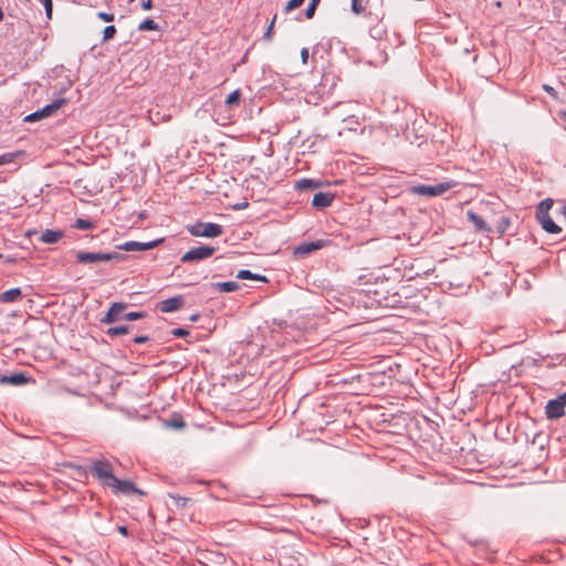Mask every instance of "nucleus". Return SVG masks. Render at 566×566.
Wrapping results in <instances>:
<instances>
[{"label": "nucleus", "instance_id": "38", "mask_svg": "<svg viewBox=\"0 0 566 566\" xmlns=\"http://www.w3.org/2000/svg\"><path fill=\"white\" fill-rule=\"evenodd\" d=\"M171 334L176 337H185V336L189 335V332L184 328H175L171 331Z\"/></svg>", "mask_w": 566, "mask_h": 566}, {"label": "nucleus", "instance_id": "29", "mask_svg": "<svg viewBox=\"0 0 566 566\" xmlns=\"http://www.w3.org/2000/svg\"><path fill=\"white\" fill-rule=\"evenodd\" d=\"M116 34V28L114 25H108L103 31V40L108 41L114 38Z\"/></svg>", "mask_w": 566, "mask_h": 566}, {"label": "nucleus", "instance_id": "17", "mask_svg": "<svg viewBox=\"0 0 566 566\" xmlns=\"http://www.w3.org/2000/svg\"><path fill=\"white\" fill-rule=\"evenodd\" d=\"M323 247V242L322 241H316V242H310V243H305V244H301L296 248V252L301 253V254H307V253H311L312 251H315L317 249H321Z\"/></svg>", "mask_w": 566, "mask_h": 566}, {"label": "nucleus", "instance_id": "20", "mask_svg": "<svg viewBox=\"0 0 566 566\" xmlns=\"http://www.w3.org/2000/svg\"><path fill=\"white\" fill-rule=\"evenodd\" d=\"M319 185L317 182H315L314 180L312 179H307V178H303V179H300L298 181H296L295 184V188L297 190H306V189H310V188H317Z\"/></svg>", "mask_w": 566, "mask_h": 566}, {"label": "nucleus", "instance_id": "28", "mask_svg": "<svg viewBox=\"0 0 566 566\" xmlns=\"http://www.w3.org/2000/svg\"><path fill=\"white\" fill-rule=\"evenodd\" d=\"M305 0H290L285 8H284V11L287 13V12H291L295 9H297L298 7H301L303 4Z\"/></svg>", "mask_w": 566, "mask_h": 566}, {"label": "nucleus", "instance_id": "34", "mask_svg": "<svg viewBox=\"0 0 566 566\" xmlns=\"http://www.w3.org/2000/svg\"><path fill=\"white\" fill-rule=\"evenodd\" d=\"M316 8H317V4L313 3V2H310L306 10H305V15L307 19H312L315 14V11H316Z\"/></svg>", "mask_w": 566, "mask_h": 566}, {"label": "nucleus", "instance_id": "10", "mask_svg": "<svg viewBox=\"0 0 566 566\" xmlns=\"http://www.w3.org/2000/svg\"><path fill=\"white\" fill-rule=\"evenodd\" d=\"M185 304V300L181 295H177L159 303V310L163 313H171L180 310Z\"/></svg>", "mask_w": 566, "mask_h": 566}, {"label": "nucleus", "instance_id": "18", "mask_svg": "<svg viewBox=\"0 0 566 566\" xmlns=\"http://www.w3.org/2000/svg\"><path fill=\"white\" fill-rule=\"evenodd\" d=\"M241 99V92L240 90H234L232 93L228 95L226 98V105L228 108H233L239 106Z\"/></svg>", "mask_w": 566, "mask_h": 566}, {"label": "nucleus", "instance_id": "3", "mask_svg": "<svg viewBox=\"0 0 566 566\" xmlns=\"http://www.w3.org/2000/svg\"><path fill=\"white\" fill-rule=\"evenodd\" d=\"M455 186L453 181L440 182L437 185H419L411 188V192L419 196L437 197Z\"/></svg>", "mask_w": 566, "mask_h": 566}, {"label": "nucleus", "instance_id": "15", "mask_svg": "<svg viewBox=\"0 0 566 566\" xmlns=\"http://www.w3.org/2000/svg\"><path fill=\"white\" fill-rule=\"evenodd\" d=\"M468 218L469 220L475 226V229L480 232H485V231H490V228L488 227V224L484 222V220L478 216L475 212L473 211H468Z\"/></svg>", "mask_w": 566, "mask_h": 566}, {"label": "nucleus", "instance_id": "12", "mask_svg": "<svg viewBox=\"0 0 566 566\" xmlns=\"http://www.w3.org/2000/svg\"><path fill=\"white\" fill-rule=\"evenodd\" d=\"M65 104H66L65 98H59V99L54 101L53 103L44 106L43 108H41L43 117L46 118V117L54 115Z\"/></svg>", "mask_w": 566, "mask_h": 566}, {"label": "nucleus", "instance_id": "33", "mask_svg": "<svg viewBox=\"0 0 566 566\" xmlns=\"http://www.w3.org/2000/svg\"><path fill=\"white\" fill-rule=\"evenodd\" d=\"M352 10L356 14H360L364 12L365 8L360 4L359 0H352Z\"/></svg>", "mask_w": 566, "mask_h": 566}, {"label": "nucleus", "instance_id": "39", "mask_svg": "<svg viewBox=\"0 0 566 566\" xmlns=\"http://www.w3.org/2000/svg\"><path fill=\"white\" fill-rule=\"evenodd\" d=\"M115 310H108L107 313L105 314V316L102 318V323H113L115 322L114 317H113V312Z\"/></svg>", "mask_w": 566, "mask_h": 566}, {"label": "nucleus", "instance_id": "8", "mask_svg": "<svg viewBox=\"0 0 566 566\" xmlns=\"http://www.w3.org/2000/svg\"><path fill=\"white\" fill-rule=\"evenodd\" d=\"M163 242V239L154 240L150 242H136V241H128L123 244L117 245L119 250L124 251H145L156 248L159 243Z\"/></svg>", "mask_w": 566, "mask_h": 566}, {"label": "nucleus", "instance_id": "14", "mask_svg": "<svg viewBox=\"0 0 566 566\" xmlns=\"http://www.w3.org/2000/svg\"><path fill=\"white\" fill-rule=\"evenodd\" d=\"M22 296L21 289L14 287L0 294V302L12 303L18 301Z\"/></svg>", "mask_w": 566, "mask_h": 566}, {"label": "nucleus", "instance_id": "24", "mask_svg": "<svg viewBox=\"0 0 566 566\" xmlns=\"http://www.w3.org/2000/svg\"><path fill=\"white\" fill-rule=\"evenodd\" d=\"M129 332V327L124 325V326H116V327H111L108 331H107V334L109 336H118V335H124V334H127Z\"/></svg>", "mask_w": 566, "mask_h": 566}, {"label": "nucleus", "instance_id": "22", "mask_svg": "<svg viewBox=\"0 0 566 566\" xmlns=\"http://www.w3.org/2000/svg\"><path fill=\"white\" fill-rule=\"evenodd\" d=\"M157 29L158 25L153 19H146L138 25L139 31H155Z\"/></svg>", "mask_w": 566, "mask_h": 566}, {"label": "nucleus", "instance_id": "37", "mask_svg": "<svg viewBox=\"0 0 566 566\" xmlns=\"http://www.w3.org/2000/svg\"><path fill=\"white\" fill-rule=\"evenodd\" d=\"M543 90L548 93L553 98L557 99L558 96H557V92L555 91L554 87H552L551 85L548 84H544L543 85Z\"/></svg>", "mask_w": 566, "mask_h": 566}, {"label": "nucleus", "instance_id": "45", "mask_svg": "<svg viewBox=\"0 0 566 566\" xmlns=\"http://www.w3.org/2000/svg\"><path fill=\"white\" fill-rule=\"evenodd\" d=\"M118 531H119L120 534L127 535V528L125 526H119Z\"/></svg>", "mask_w": 566, "mask_h": 566}, {"label": "nucleus", "instance_id": "36", "mask_svg": "<svg viewBox=\"0 0 566 566\" xmlns=\"http://www.w3.org/2000/svg\"><path fill=\"white\" fill-rule=\"evenodd\" d=\"M98 19L105 21V22H112L114 21V14L107 13V12H98L97 13Z\"/></svg>", "mask_w": 566, "mask_h": 566}, {"label": "nucleus", "instance_id": "35", "mask_svg": "<svg viewBox=\"0 0 566 566\" xmlns=\"http://www.w3.org/2000/svg\"><path fill=\"white\" fill-rule=\"evenodd\" d=\"M40 1L44 6L45 13H46L48 18L50 19L52 15V8H53L52 0H40Z\"/></svg>", "mask_w": 566, "mask_h": 566}, {"label": "nucleus", "instance_id": "27", "mask_svg": "<svg viewBox=\"0 0 566 566\" xmlns=\"http://www.w3.org/2000/svg\"><path fill=\"white\" fill-rule=\"evenodd\" d=\"M109 310H115L113 312V317L115 321H117L120 316V314L123 313V311L125 310V305L123 303H114Z\"/></svg>", "mask_w": 566, "mask_h": 566}, {"label": "nucleus", "instance_id": "46", "mask_svg": "<svg viewBox=\"0 0 566 566\" xmlns=\"http://www.w3.org/2000/svg\"><path fill=\"white\" fill-rule=\"evenodd\" d=\"M560 213L565 217L566 219V205L563 206L562 210H560Z\"/></svg>", "mask_w": 566, "mask_h": 566}, {"label": "nucleus", "instance_id": "7", "mask_svg": "<svg viewBox=\"0 0 566 566\" xmlns=\"http://www.w3.org/2000/svg\"><path fill=\"white\" fill-rule=\"evenodd\" d=\"M216 249L209 245H201L192 248L187 251L180 259L182 263L198 262L210 258L214 253Z\"/></svg>", "mask_w": 566, "mask_h": 566}, {"label": "nucleus", "instance_id": "26", "mask_svg": "<svg viewBox=\"0 0 566 566\" xmlns=\"http://www.w3.org/2000/svg\"><path fill=\"white\" fill-rule=\"evenodd\" d=\"M76 229H80V230H88V229H92L93 228V223L88 220H85V219H77L75 221V226H74Z\"/></svg>", "mask_w": 566, "mask_h": 566}, {"label": "nucleus", "instance_id": "47", "mask_svg": "<svg viewBox=\"0 0 566 566\" xmlns=\"http://www.w3.org/2000/svg\"><path fill=\"white\" fill-rule=\"evenodd\" d=\"M3 18H4L3 11H2V9L0 8V21H2V20H3Z\"/></svg>", "mask_w": 566, "mask_h": 566}, {"label": "nucleus", "instance_id": "9", "mask_svg": "<svg viewBox=\"0 0 566 566\" xmlns=\"http://www.w3.org/2000/svg\"><path fill=\"white\" fill-rule=\"evenodd\" d=\"M109 488L117 494H130V493H139L143 494L142 491L137 490L133 482L128 480H119L115 478L111 483Z\"/></svg>", "mask_w": 566, "mask_h": 566}, {"label": "nucleus", "instance_id": "11", "mask_svg": "<svg viewBox=\"0 0 566 566\" xmlns=\"http://www.w3.org/2000/svg\"><path fill=\"white\" fill-rule=\"evenodd\" d=\"M334 201V195L329 192H317L314 195L312 205L315 208L323 209L329 207Z\"/></svg>", "mask_w": 566, "mask_h": 566}, {"label": "nucleus", "instance_id": "1", "mask_svg": "<svg viewBox=\"0 0 566 566\" xmlns=\"http://www.w3.org/2000/svg\"><path fill=\"white\" fill-rule=\"evenodd\" d=\"M554 201L549 198L541 201L536 209V219L546 232L558 234L562 232V228L553 221L548 213Z\"/></svg>", "mask_w": 566, "mask_h": 566}, {"label": "nucleus", "instance_id": "42", "mask_svg": "<svg viewBox=\"0 0 566 566\" xmlns=\"http://www.w3.org/2000/svg\"><path fill=\"white\" fill-rule=\"evenodd\" d=\"M142 8L144 10H150L153 8V3H151V0H144L142 2Z\"/></svg>", "mask_w": 566, "mask_h": 566}, {"label": "nucleus", "instance_id": "30", "mask_svg": "<svg viewBox=\"0 0 566 566\" xmlns=\"http://www.w3.org/2000/svg\"><path fill=\"white\" fill-rule=\"evenodd\" d=\"M275 20H276V15H274L271 20V23L269 24L266 31L264 32V40L266 41H271L272 38H273V29H274V24H275Z\"/></svg>", "mask_w": 566, "mask_h": 566}, {"label": "nucleus", "instance_id": "49", "mask_svg": "<svg viewBox=\"0 0 566 566\" xmlns=\"http://www.w3.org/2000/svg\"><path fill=\"white\" fill-rule=\"evenodd\" d=\"M135 0H128L129 3L134 2Z\"/></svg>", "mask_w": 566, "mask_h": 566}, {"label": "nucleus", "instance_id": "50", "mask_svg": "<svg viewBox=\"0 0 566 566\" xmlns=\"http://www.w3.org/2000/svg\"><path fill=\"white\" fill-rule=\"evenodd\" d=\"M0 259H2V254H0Z\"/></svg>", "mask_w": 566, "mask_h": 566}, {"label": "nucleus", "instance_id": "16", "mask_svg": "<svg viewBox=\"0 0 566 566\" xmlns=\"http://www.w3.org/2000/svg\"><path fill=\"white\" fill-rule=\"evenodd\" d=\"M239 284L234 281L218 282L213 284V289L219 292L230 293L239 290Z\"/></svg>", "mask_w": 566, "mask_h": 566}, {"label": "nucleus", "instance_id": "41", "mask_svg": "<svg viewBox=\"0 0 566 566\" xmlns=\"http://www.w3.org/2000/svg\"><path fill=\"white\" fill-rule=\"evenodd\" d=\"M301 60H302V63L303 64H306L307 63V60H308V50L306 48H303L301 50Z\"/></svg>", "mask_w": 566, "mask_h": 566}, {"label": "nucleus", "instance_id": "21", "mask_svg": "<svg viewBox=\"0 0 566 566\" xmlns=\"http://www.w3.org/2000/svg\"><path fill=\"white\" fill-rule=\"evenodd\" d=\"M169 497L174 501L175 505L177 507L184 509L186 507L191 500L189 497L176 495V494H169Z\"/></svg>", "mask_w": 566, "mask_h": 566}, {"label": "nucleus", "instance_id": "19", "mask_svg": "<svg viewBox=\"0 0 566 566\" xmlns=\"http://www.w3.org/2000/svg\"><path fill=\"white\" fill-rule=\"evenodd\" d=\"M237 277L240 279V280H256V281H262V282L266 281L265 276H262V275H259V274H253L249 270H241V271H239L238 274H237Z\"/></svg>", "mask_w": 566, "mask_h": 566}, {"label": "nucleus", "instance_id": "23", "mask_svg": "<svg viewBox=\"0 0 566 566\" xmlns=\"http://www.w3.org/2000/svg\"><path fill=\"white\" fill-rule=\"evenodd\" d=\"M20 153H6L0 155V166L13 163Z\"/></svg>", "mask_w": 566, "mask_h": 566}, {"label": "nucleus", "instance_id": "31", "mask_svg": "<svg viewBox=\"0 0 566 566\" xmlns=\"http://www.w3.org/2000/svg\"><path fill=\"white\" fill-rule=\"evenodd\" d=\"M43 115H42V112L41 109L40 111H36L32 114H29L28 116L24 117V122L27 123H33V122H36V120H41L43 119Z\"/></svg>", "mask_w": 566, "mask_h": 566}, {"label": "nucleus", "instance_id": "2", "mask_svg": "<svg viewBox=\"0 0 566 566\" xmlns=\"http://www.w3.org/2000/svg\"><path fill=\"white\" fill-rule=\"evenodd\" d=\"M193 237L218 238L223 233L222 226L212 222H197L187 228Z\"/></svg>", "mask_w": 566, "mask_h": 566}, {"label": "nucleus", "instance_id": "40", "mask_svg": "<svg viewBox=\"0 0 566 566\" xmlns=\"http://www.w3.org/2000/svg\"><path fill=\"white\" fill-rule=\"evenodd\" d=\"M169 426L175 429H181L185 427V422L182 420H172L169 422Z\"/></svg>", "mask_w": 566, "mask_h": 566}, {"label": "nucleus", "instance_id": "44", "mask_svg": "<svg viewBox=\"0 0 566 566\" xmlns=\"http://www.w3.org/2000/svg\"><path fill=\"white\" fill-rule=\"evenodd\" d=\"M15 261H17V259L15 258H11V256H8V258L4 259L6 263H14Z\"/></svg>", "mask_w": 566, "mask_h": 566}, {"label": "nucleus", "instance_id": "43", "mask_svg": "<svg viewBox=\"0 0 566 566\" xmlns=\"http://www.w3.org/2000/svg\"><path fill=\"white\" fill-rule=\"evenodd\" d=\"M148 339H149L148 336H137L134 338V343L143 344V343H146Z\"/></svg>", "mask_w": 566, "mask_h": 566}, {"label": "nucleus", "instance_id": "4", "mask_svg": "<svg viewBox=\"0 0 566 566\" xmlns=\"http://www.w3.org/2000/svg\"><path fill=\"white\" fill-rule=\"evenodd\" d=\"M93 475L106 486H109L116 478L113 474L112 464L108 461H94L91 467Z\"/></svg>", "mask_w": 566, "mask_h": 566}, {"label": "nucleus", "instance_id": "5", "mask_svg": "<svg viewBox=\"0 0 566 566\" xmlns=\"http://www.w3.org/2000/svg\"><path fill=\"white\" fill-rule=\"evenodd\" d=\"M124 255L118 252L113 253H93V252H83L80 251L76 254V260L78 263H95V262H106L111 260H123Z\"/></svg>", "mask_w": 566, "mask_h": 566}, {"label": "nucleus", "instance_id": "13", "mask_svg": "<svg viewBox=\"0 0 566 566\" xmlns=\"http://www.w3.org/2000/svg\"><path fill=\"white\" fill-rule=\"evenodd\" d=\"M62 231L46 229L45 231L42 232L40 240L43 243L52 244L56 243L60 239H62Z\"/></svg>", "mask_w": 566, "mask_h": 566}, {"label": "nucleus", "instance_id": "25", "mask_svg": "<svg viewBox=\"0 0 566 566\" xmlns=\"http://www.w3.org/2000/svg\"><path fill=\"white\" fill-rule=\"evenodd\" d=\"M27 381V378L23 374H14L8 378V382L12 385H22Z\"/></svg>", "mask_w": 566, "mask_h": 566}, {"label": "nucleus", "instance_id": "32", "mask_svg": "<svg viewBox=\"0 0 566 566\" xmlns=\"http://www.w3.org/2000/svg\"><path fill=\"white\" fill-rule=\"evenodd\" d=\"M146 314L143 312H130L125 315L127 321H135L145 317Z\"/></svg>", "mask_w": 566, "mask_h": 566}, {"label": "nucleus", "instance_id": "6", "mask_svg": "<svg viewBox=\"0 0 566 566\" xmlns=\"http://www.w3.org/2000/svg\"><path fill=\"white\" fill-rule=\"evenodd\" d=\"M566 407V391L559 395L555 399H551L547 401L545 407L546 417L549 420H557L565 415Z\"/></svg>", "mask_w": 566, "mask_h": 566}, {"label": "nucleus", "instance_id": "48", "mask_svg": "<svg viewBox=\"0 0 566 566\" xmlns=\"http://www.w3.org/2000/svg\"><path fill=\"white\" fill-rule=\"evenodd\" d=\"M319 1L321 0H311V2H313V3L317 4V6H318Z\"/></svg>", "mask_w": 566, "mask_h": 566}]
</instances>
